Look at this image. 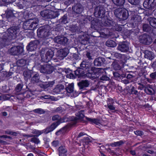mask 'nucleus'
Listing matches in <instances>:
<instances>
[{
    "mask_svg": "<svg viewBox=\"0 0 156 156\" xmlns=\"http://www.w3.org/2000/svg\"><path fill=\"white\" fill-rule=\"evenodd\" d=\"M45 26H43L39 28L37 31V35L38 36L41 38H43L44 32H45Z\"/></svg>",
    "mask_w": 156,
    "mask_h": 156,
    "instance_id": "29",
    "label": "nucleus"
},
{
    "mask_svg": "<svg viewBox=\"0 0 156 156\" xmlns=\"http://www.w3.org/2000/svg\"><path fill=\"white\" fill-rule=\"evenodd\" d=\"M100 80L103 81H108L110 80L109 77L106 75H103L100 78Z\"/></svg>",
    "mask_w": 156,
    "mask_h": 156,
    "instance_id": "58",
    "label": "nucleus"
},
{
    "mask_svg": "<svg viewBox=\"0 0 156 156\" xmlns=\"http://www.w3.org/2000/svg\"><path fill=\"white\" fill-rule=\"evenodd\" d=\"M138 40L140 43L147 45L150 44L152 41V38L150 35L146 33L140 35Z\"/></svg>",
    "mask_w": 156,
    "mask_h": 156,
    "instance_id": "6",
    "label": "nucleus"
},
{
    "mask_svg": "<svg viewBox=\"0 0 156 156\" xmlns=\"http://www.w3.org/2000/svg\"><path fill=\"white\" fill-rule=\"evenodd\" d=\"M66 131V128L65 127H64L61 129L59 130L55 134L57 135H58L59 134V133L61 132L62 133H63L64 132Z\"/></svg>",
    "mask_w": 156,
    "mask_h": 156,
    "instance_id": "60",
    "label": "nucleus"
},
{
    "mask_svg": "<svg viewBox=\"0 0 156 156\" xmlns=\"http://www.w3.org/2000/svg\"><path fill=\"white\" fill-rule=\"evenodd\" d=\"M20 28L18 25L11 27L7 29L4 34H7L10 39H14L16 38L17 34L20 31Z\"/></svg>",
    "mask_w": 156,
    "mask_h": 156,
    "instance_id": "4",
    "label": "nucleus"
},
{
    "mask_svg": "<svg viewBox=\"0 0 156 156\" xmlns=\"http://www.w3.org/2000/svg\"><path fill=\"white\" fill-rule=\"evenodd\" d=\"M69 52V51L68 48H65L61 49L57 51V57L60 60L63 59L68 55Z\"/></svg>",
    "mask_w": 156,
    "mask_h": 156,
    "instance_id": "16",
    "label": "nucleus"
},
{
    "mask_svg": "<svg viewBox=\"0 0 156 156\" xmlns=\"http://www.w3.org/2000/svg\"><path fill=\"white\" fill-rule=\"evenodd\" d=\"M94 10V14L96 17L102 19L105 18V9L103 6L99 5Z\"/></svg>",
    "mask_w": 156,
    "mask_h": 156,
    "instance_id": "7",
    "label": "nucleus"
},
{
    "mask_svg": "<svg viewBox=\"0 0 156 156\" xmlns=\"http://www.w3.org/2000/svg\"><path fill=\"white\" fill-rule=\"evenodd\" d=\"M26 61L24 59L18 60L16 62V64L18 66L22 67L24 66L26 63Z\"/></svg>",
    "mask_w": 156,
    "mask_h": 156,
    "instance_id": "43",
    "label": "nucleus"
},
{
    "mask_svg": "<svg viewBox=\"0 0 156 156\" xmlns=\"http://www.w3.org/2000/svg\"><path fill=\"white\" fill-rule=\"evenodd\" d=\"M39 43L38 40H35L30 42L27 47V50L32 51L35 50L37 48V45Z\"/></svg>",
    "mask_w": 156,
    "mask_h": 156,
    "instance_id": "18",
    "label": "nucleus"
},
{
    "mask_svg": "<svg viewBox=\"0 0 156 156\" xmlns=\"http://www.w3.org/2000/svg\"><path fill=\"white\" fill-rule=\"evenodd\" d=\"M150 77L153 79H156V72L152 73L150 75Z\"/></svg>",
    "mask_w": 156,
    "mask_h": 156,
    "instance_id": "63",
    "label": "nucleus"
},
{
    "mask_svg": "<svg viewBox=\"0 0 156 156\" xmlns=\"http://www.w3.org/2000/svg\"><path fill=\"white\" fill-rule=\"evenodd\" d=\"M124 142L120 140L118 142H114L113 143L110 144V145L112 147L119 146L123 144Z\"/></svg>",
    "mask_w": 156,
    "mask_h": 156,
    "instance_id": "44",
    "label": "nucleus"
},
{
    "mask_svg": "<svg viewBox=\"0 0 156 156\" xmlns=\"http://www.w3.org/2000/svg\"><path fill=\"white\" fill-rule=\"evenodd\" d=\"M145 92L149 94H153L154 93V90L151 86L146 87L144 89Z\"/></svg>",
    "mask_w": 156,
    "mask_h": 156,
    "instance_id": "40",
    "label": "nucleus"
},
{
    "mask_svg": "<svg viewBox=\"0 0 156 156\" xmlns=\"http://www.w3.org/2000/svg\"><path fill=\"white\" fill-rule=\"evenodd\" d=\"M106 60L102 57H99L94 59V66L97 67H103L106 64Z\"/></svg>",
    "mask_w": 156,
    "mask_h": 156,
    "instance_id": "15",
    "label": "nucleus"
},
{
    "mask_svg": "<svg viewBox=\"0 0 156 156\" xmlns=\"http://www.w3.org/2000/svg\"><path fill=\"white\" fill-rule=\"evenodd\" d=\"M46 29L45 32H44V36L43 37V38H46L48 37L51 34V33L50 32L49 29H50V26L48 25L45 26Z\"/></svg>",
    "mask_w": 156,
    "mask_h": 156,
    "instance_id": "38",
    "label": "nucleus"
},
{
    "mask_svg": "<svg viewBox=\"0 0 156 156\" xmlns=\"http://www.w3.org/2000/svg\"><path fill=\"white\" fill-rule=\"evenodd\" d=\"M129 46L127 42H120L117 47V49L122 52H127L129 51Z\"/></svg>",
    "mask_w": 156,
    "mask_h": 156,
    "instance_id": "14",
    "label": "nucleus"
},
{
    "mask_svg": "<svg viewBox=\"0 0 156 156\" xmlns=\"http://www.w3.org/2000/svg\"><path fill=\"white\" fill-rule=\"evenodd\" d=\"M23 51V47L20 46L12 47L8 50L9 54L12 55H17L21 54Z\"/></svg>",
    "mask_w": 156,
    "mask_h": 156,
    "instance_id": "9",
    "label": "nucleus"
},
{
    "mask_svg": "<svg viewBox=\"0 0 156 156\" xmlns=\"http://www.w3.org/2000/svg\"><path fill=\"white\" fill-rule=\"evenodd\" d=\"M74 84L73 83H69L67 86H66L65 88L67 92L69 93H71L73 91Z\"/></svg>",
    "mask_w": 156,
    "mask_h": 156,
    "instance_id": "33",
    "label": "nucleus"
},
{
    "mask_svg": "<svg viewBox=\"0 0 156 156\" xmlns=\"http://www.w3.org/2000/svg\"><path fill=\"white\" fill-rule=\"evenodd\" d=\"M106 60L109 61V62H112V66L113 68L116 70H119L121 69V67L120 65L116 62L113 59H111L110 58H106Z\"/></svg>",
    "mask_w": 156,
    "mask_h": 156,
    "instance_id": "25",
    "label": "nucleus"
},
{
    "mask_svg": "<svg viewBox=\"0 0 156 156\" xmlns=\"http://www.w3.org/2000/svg\"><path fill=\"white\" fill-rule=\"evenodd\" d=\"M30 141L33 142L36 144H38L40 142L39 139L37 138L36 137H33L31 138V139Z\"/></svg>",
    "mask_w": 156,
    "mask_h": 156,
    "instance_id": "57",
    "label": "nucleus"
},
{
    "mask_svg": "<svg viewBox=\"0 0 156 156\" xmlns=\"http://www.w3.org/2000/svg\"><path fill=\"white\" fill-rule=\"evenodd\" d=\"M10 40H11L7 37V35L4 34L0 38V48H2L8 45L9 44Z\"/></svg>",
    "mask_w": 156,
    "mask_h": 156,
    "instance_id": "13",
    "label": "nucleus"
},
{
    "mask_svg": "<svg viewBox=\"0 0 156 156\" xmlns=\"http://www.w3.org/2000/svg\"><path fill=\"white\" fill-rule=\"evenodd\" d=\"M23 2L22 3H19L17 5L19 9L25 10L28 7L31 5L30 0H23Z\"/></svg>",
    "mask_w": 156,
    "mask_h": 156,
    "instance_id": "21",
    "label": "nucleus"
},
{
    "mask_svg": "<svg viewBox=\"0 0 156 156\" xmlns=\"http://www.w3.org/2000/svg\"><path fill=\"white\" fill-rule=\"evenodd\" d=\"M67 78L70 79H74L75 77V75L73 73H70L66 75Z\"/></svg>",
    "mask_w": 156,
    "mask_h": 156,
    "instance_id": "59",
    "label": "nucleus"
},
{
    "mask_svg": "<svg viewBox=\"0 0 156 156\" xmlns=\"http://www.w3.org/2000/svg\"><path fill=\"white\" fill-rule=\"evenodd\" d=\"M58 150L59 156H62V154L65 153L67 151L65 147L62 146H60L58 148Z\"/></svg>",
    "mask_w": 156,
    "mask_h": 156,
    "instance_id": "41",
    "label": "nucleus"
},
{
    "mask_svg": "<svg viewBox=\"0 0 156 156\" xmlns=\"http://www.w3.org/2000/svg\"><path fill=\"white\" fill-rule=\"evenodd\" d=\"M6 17L9 18L12 17L14 16V13L12 10L8 9L6 11Z\"/></svg>",
    "mask_w": 156,
    "mask_h": 156,
    "instance_id": "47",
    "label": "nucleus"
},
{
    "mask_svg": "<svg viewBox=\"0 0 156 156\" xmlns=\"http://www.w3.org/2000/svg\"><path fill=\"white\" fill-rule=\"evenodd\" d=\"M50 40L48 38H44L43 39L42 42V44L46 46L49 44Z\"/></svg>",
    "mask_w": 156,
    "mask_h": 156,
    "instance_id": "53",
    "label": "nucleus"
},
{
    "mask_svg": "<svg viewBox=\"0 0 156 156\" xmlns=\"http://www.w3.org/2000/svg\"><path fill=\"white\" fill-rule=\"evenodd\" d=\"M150 24L154 28L156 27V18L154 17H150L147 19Z\"/></svg>",
    "mask_w": 156,
    "mask_h": 156,
    "instance_id": "32",
    "label": "nucleus"
},
{
    "mask_svg": "<svg viewBox=\"0 0 156 156\" xmlns=\"http://www.w3.org/2000/svg\"><path fill=\"white\" fill-rule=\"evenodd\" d=\"M65 89L64 85L58 84L55 86L52 90V92L55 94H62V91Z\"/></svg>",
    "mask_w": 156,
    "mask_h": 156,
    "instance_id": "22",
    "label": "nucleus"
},
{
    "mask_svg": "<svg viewBox=\"0 0 156 156\" xmlns=\"http://www.w3.org/2000/svg\"><path fill=\"white\" fill-rule=\"evenodd\" d=\"M54 83L55 82L53 81L46 82L41 84L40 86L42 88L47 89L49 87H52Z\"/></svg>",
    "mask_w": 156,
    "mask_h": 156,
    "instance_id": "31",
    "label": "nucleus"
},
{
    "mask_svg": "<svg viewBox=\"0 0 156 156\" xmlns=\"http://www.w3.org/2000/svg\"><path fill=\"white\" fill-rule=\"evenodd\" d=\"M23 86V84L22 83L18 84L15 89L16 91L18 93L20 92Z\"/></svg>",
    "mask_w": 156,
    "mask_h": 156,
    "instance_id": "49",
    "label": "nucleus"
},
{
    "mask_svg": "<svg viewBox=\"0 0 156 156\" xmlns=\"http://www.w3.org/2000/svg\"><path fill=\"white\" fill-rule=\"evenodd\" d=\"M102 26L111 27L113 25V21L112 20L107 19L105 18L101 19Z\"/></svg>",
    "mask_w": 156,
    "mask_h": 156,
    "instance_id": "27",
    "label": "nucleus"
},
{
    "mask_svg": "<svg viewBox=\"0 0 156 156\" xmlns=\"http://www.w3.org/2000/svg\"><path fill=\"white\" fill-rule=\"evenodd\" d=\"M78 27L77 24L72 25L70 27L69 30L72 32H75L78 31Z\"/></svg>",
    "mask_w": 156,
    "mask_h": 156,
    "instance_id": "48",
    "label": "nucleus"
},
{
    "mask_svg": "<svg viewBox=\"0 0 156 156\" xmlns=\"http://www.w3.org/2000/svg\"><path fill=\"white\" fill-rule=\"evenodd\" d=\"M54 55V52L51 50H47L45 48H43L41 50L40 56L43 62H47L51 59Z\"/></svg>",
    "mask_w": 156,
    "mask_h": 156,
    "instance_id": "2",
    "label": "nucleus"
},
{
    "mask_svg": "<svg viewBox=\"0 0 156 156\" xmlns=\"http://www.w3.org/2000/svg\"><path fill=\"white\" fill-rule=\"evenodd\" d=\"M23 13L24 14L27 15V16H26L25 18H28V20L23 23V29L25 30H34L38 25V19L36 18L30 19L29 17V13L27 12H25Z\"/></svg>",
    "mask_w": 156,
    "mask_h": 156,
    "instance_id": "1",
    "label": "nucleus"
},
{
    "mask_svg": "<svg viewBox=\"0 0 156 156\" xmlns=\"http://www.w3.org/2000/svg\"><path fill=\"white\" fill-rule=\"evenodd\" d=\"M94 70L93 71L92 73H90L91 74V77L93 79H96L98 78L100 76V73L98 72L94 73Z\"/></svg>",
    "mask_w": 156,
    "mask_h": 156,
    "instance_id": "45",
    "label": "nucleus"
},
{
    "mask_svg": "<svg viewBox=\"0 0 156 156\" xmlns=\"http://www.w3.org/2000/svg\"><path fill=\"white\" fill-rule=\"evenodd\" d=\"M114 12L115 16L120 20H125L129 16L128 11L124 8H117L114 10Z\"/></svg>",
    "mask_w": 156,
    "mask_h": 156,
    "instance_id": "3",
    "label": "nucleus"
},
{
    "mask_svg": "<svg viewBox=\"0 0 156 156\" xmlns=\"http://www.w3.org/2000/svg\"><path fill=\"white\" fill-rule=\"evenodd\" d=\"M74 72L75 76H77L78 77L82 76L84 73V71L81 69V68L77 69Z\"/></svg>",
    "mask_w": 156,
    "mask_h": 156,
    "instance_id": "39",
    "label": "nucleus"
},
{
    "mask_svg": "<svg viewBox=\"0 0 156 156\" xmlns=\"http://www.w3.org/2000/svg\"><path fill=\"white\" fill-rule=\"evenodd\" d=\"M40 15L45 19H52L56 17L59 15L57 11H54L50 10H44L41 11Z\"/></svg>",
    "mask_w": 156,
    "mask_h": 156,
    "instance_id": "5",
    "label": "nucleus"
},
{
    "mask_svg": "<svg viewBox=\"0 0 156 156\" xmlns=\"http://www.w3.org/2000/svg\"><path fill=\"white\" fill-rule=\"evenodd\" d=\"M115 5L117 6H122L125 3V0H112Z\"/></svg>",
    "mask_w": 156,
    "mask_h": 156,
    "instance_id": "36",
    "label": "nucleus"
},
{
    "mask_svg": "<svg viewBox=\"0 0 156 156\" xmlns=\"http://www.w3.org/2000/svg\"><path fill=\"white\" fill-rule=\"evenodd\" d=\"M102 26V20L97 18L94 19L91 21V27L96 30H99V29Z\"/></svg>",
    "mask_w": 156,
    "mask_h": 156,
    "instance_id": "11",
    "label": "nucleus"
},
{
    "mask_svg": "<svg viewBox=\"0 0 156 156\" xmlns=\"http://www.w3.org/2000/svg\"><path fill=\"white\" fill-rule=\"evenodd\" d=\"M86 119L88 121L91 123H94L98 125V124L100 123L99 120L97 119H93L87 117H86Z\"/></svg>",
    "mask_w": 156,
    "mask_h": 156,
    "instance_id": "46",
    "label": "nucleus"
},
{
    "mask_svg": "<svg viewBox=\"0 0 156 156\" xmlns=\"http://www.w3.org/2000/svg\"><path fill=\"white\" fill-rule=\"evenodd\" d=\"M38 67L41 73L47 74L51 73L53 70V67L48 64L39 65Z\"/></svg>",
    "mask_w": 156,
    "mask_h": 156,
    "instance_id": "8",
    "label": "nucleus"
},
{
    "mask_svg": "<svg viewBox=\"0 0 156 156\" xmlns=\"http://www.w3.org/2000/svg\"><path fill=\"white\" fill-rule=\"evenodd\" d=\"M128 1L131 4L135 5H138L140 2V0H128Z\"/></svg>",
    "mask_w": 156,
    "mask_h": 156,
    "instance_id": "51",
    "label": "nucleus"
},
{
    "mask_svg": "<svg viewBox=\"0 0 156 156\" xmlns=\"http://www.w3.org/2000/svg\"><path fill=\"white\" fill-rule=\"evenodd\" d=\"M143 5L146 9H152L156 6V2H154V0H145Z\"/></svg>",
    "mask_w": 156,
    "mask_h": 156,
    "instance_id": "17",
    "label": "nucleus"
},
{
    "mask_svg": "<svg viewBox=\"0 0 156 156\" xmlns=\"http://www.w3.org/2000/svg\"><path fill=\"white\" fill-rule=\"evenodd\" d=\"M39 74H35L32 78L31 80V82L33 83L38 82L39 81Z\"/></svg>",
    "mask_w": 156,
    "mask_h": 156,
    "instance_id": "35",
    "label": "nucleus"
},
{
    "mask_svg": "<svg viewBox=\"0 0 156 156\" xmlns=\"http://www.w3.org/2000/svg\"><path fill=\"white\" fill-rule=\"evenodd\" d=\"M54 41L57 43L65 44L68 41V39L65 37L57 36L54 39Z\"/></svg>",
    "mask_w": 156,
    "mask_h": 156,
    "instance_id": "23",
    "label": "nucleus"
},
{
    "mask_svg": "<svg viewBox=\"0 0 156 156\" xmlns=\"http://www.w3.org/2000/svg\"><path fill=\"white\" fill-rule=\"evenodd\" d=\"M23 75L25 77L29 78L31 77V72L30 71H25L23 72Z\"/></svg>",
    "mask_w": 156,
    "mask_h": 156,
    "instance_id": "50",
    "label": "nucleus"
},
{
    "mask_svg": "<svg viewBox=\"0 0 156 156\" xmlns=\"http://www.w3.org/2000/svg\"><path fill=\"white\" fill-rule=\"evenodd\" d=\"M130 33L133 34L134 35H137L139 32V30L137 28L136 29H132L130 31Z\"/></svg>",
    "mask_w": 156,
    "mask_h": 156,
    "instance_id": "54",
    "label": "nucleus"
},
{
    "mask_svg": "<svg viewBox=\"0 0 156 156\" xmlns=\"http://www.w3.org/2000/svg\"><path fill=\"white\" fill-rule=\"evenodd\" d=\"M60 123V121H57L56 122L53 123L50 126L46 129L45 131L46 133H48L52 131Z\"/></svg>",
    "mask_w": 156,
    "mask_h": 156,
    "instance_id": "26",
    "label": "nucleus"
},
{
    "mask_svg": "<svg viewBox=\"0 0 156 156\" xmlns=\"http://www.w3.org/2000/svg\"><path fill=\"white\" fill-rule=\"evenodd\" d=\"M79 41L82 44L87 45L90 43V37L87 34L83 33L79 36Z\"/></svg>",
    "mask_w": 156,
    "mask_h": 156,
    "instance_id": "12",
    "label": "nucleus"
},
{
    "mask_svg": "<svg viewBox=\"0 0 156 156\" xmlns=\"http://www.w3.org/2000/svg\"><path fill=\"white\" fill-rule=\"evenodd\" d=\"M134 132L135 134L137 136H141L143 134V132L141 131L136 130Z\"/></svg>",
    "mask_w": 156,
    "mask_h": 156,
    "instance_id": "62",
    "label": "nucleus"
},
{
    "mask_svg": "<svg viewBox=\"0 0 156 156\" xmlns=\"http://www.w3.org/2000/svg\"><path fill=\"white\" fill-rule=\"evenodd\" d=\"M34 112L39 114H43L45 112V111L42 109L38 108L34 110Z\"/></svg>",
    "mask_w": 156,
    "mask_h": 156,
    "instance_id": "55",
    "label": "nucleus"
},
{
    "mask_svg": "<svg viewBox=\"0 0 156 156\" xmlns=\"http://www.w3.org/2000/svg\"><path fill=\"white\" fill-rule=\"evenodd\" d=\"M105 45L109 47H115L116 44V43L113 41L108 40L105 43Z\"/></svg>",
    "mask_w": 156,
    "mask_h": 156,
    "instance_id": "37",
    "label": "nucleus"
},
{
    "mask_svg": "<svg viewBox=\"0 0 156 156\" xmlns=\"http://www.w3.org/2000/svg\"><path fill=\"white\" fill-rule=\"evenodd\" d=\"M59 22L62 23L66 24L68 22L67 16L66 15L63 16L60 20Z\"/></svg>",
    "mask_w": 156,
    "mask_h": 156,
    "instance_id": "42",
    "label": "nucleus"
},
{
    "mask_svg": "<svg viewBox=\"0 0 156 156\" xmlns=\"http://www.w3.org/2000/svg\"><path fill=\"white\" fill-rule=\"evenodd\" d=\"M142 29L144 32H149L151 30L152 28L147 23H144L142 25Z\"/></svg>",
    "mask_w": 156,
    "mask_h": 156,
    "instance_id": "34",
    "label": "nucleus"
},
{
    "mask_svg": "<svg viewBox=\"0 0 156 156\" xmlns=\"http://www.w3.org/2000/svg\"><path fill=\"white\" fill-rule=\"evenodd\" d=\"M130 94H134L136 95H138V91L136 90L135 88L134 87H133L130 90Z\"/></svg>",
    "mask_w": 156,
    "mask_h": 156,
    "instance_id": "56",
    "label": "nucleus"
},
{
    "mask_svg": "<svg viewBox=\"0 0 156 156\" xmlns=\"http://www.w3.org/2000/svg\"><path fill=\"white\" fill-rule=\"evenodd\" d=\"M32 133H33L37 134L36 135H38V136L40 135L42 133L41 131L35 130L33 131Z\"/></svg>",
    "mask_w": 156,
    "mask_h": 156,
    "instance_id": "64",
    "label": "nucleus"
},
{
    "mask_svg": "<svg viewBox=\"0 0 156 156\" xmlns=\"http://www.w3.org/2000/svg\"><path fill=\"white\" fill-rule=\"evenodd\" d=\"M144 57L145 58L148 59L150 60H152L154 58L153 53L152 52L146 50L144 52Z\"/></svg>",
    "mask_w": 156,
    "mask_h": 156,
    "instance_id": "30",
    "label": "nucleus"
},
{
    "mask_svg": "<svg viewBox=\"0 0 156 156\" xmlns=\"http://www.w3.org/2000/svg\"><path fill=\"white\" fill-rule=\"evenodd\" d=\"M90 84L89 81L86 80H82L77 83L80 89H83L85 88L88 87Z\"/></svg>",
    "mask_w": 156,
    "mask_h": 156,
    "instance_id": "24",
    "label": "nucleus"
},
{
    "mask_svg": "<svg viewBox=\"0 0 156 156\" xmlns=\"http://www.w3.org/2000/svg\"><path fill=\"white\" fill-rule=\"evenodd\" d=\"M3 74L4 76L6 77H9L11 76L13 74V73L9 71L7 72V71H3Z\"/></svg>",
    "mask_w": 156,
    "mask_h": 156,
    "instance_id": "52",
    "label": "nucleus"
},
{
    "mask_svg": "<svg viewBox=\"0 0 156 156\" xmlns=\"http://www.w3.org/2000/svg\"><path fill=\"white\" fill-rule=\"evenodd\" d=\"M83 112V110H81L76 113V117H73L72 118L71 120L73 121L74 124L76 123L79 121L82 120L83 118L84 117L83 114L82 113Z\"/></svg>",
    "mask_w": 156,
    "mask_h": 156,
    "instance_id": "19",
    "label": "nucleus"
},
{
    "mask_svg": "<svg viewBox=\"0 0 156 156\" xmlns=\"http://www.w3.org/2000/svg\"><path fill=\"white\" fill-rule=\"evenodd\" d=\"M72 10L73 12L77 14H80L83 11V7L80 3L75 4L72 7Z\"/></svg>",
    "mask_w": 156,
    "mask_h": 156,
    "instance_id": "20",
    "label": "nucleus"
},
{
    "mask_svg": "<svg viewBox=\"0 0 156 156\" xmlns=\"http://www.w3.org/2000/svg\"><path fill=\"white\" fill-rule=\"evenodd\" d=\"M59 116L58 115H55L53 116L52 117V120L55 121V120H58V121H60V123L61 122L60 120H59Z\"/></svg>",
    "mask_w": 156,
    "mask_h": 156,
    "instance_id": "61",
    "label": "nucleus"
},
{
    "mask_svg": "<svg viewBox=\"0 0 156 156\" xmlns=\"http://www.w3.org/2000/svg\"><path fill=\"white\" fill-rule=\"evenodd\" d=\"M131 21L135 24L140 23L142 21L141 17L138 15H133L131 18Z\"/></svg>",
    "mask_w": 156,
    "mask_h": 156,
    "instance_id": "28",
    "label": "nucleus"
},
{
    "mask_svg": "<svg viewBox=\"0 0 156 156\" xmlns=\"http://www.w3.org/2000/svg\"><path fill=\"white\" fill-rule=\"evenodd\" d=\"M80 67L83 70H85L89 73H92L95 68L91 66V65L86 62L83 61L80 64Z\"/></svg>",
    "mask_w": 156,
    "mask_h": 156,
    "instance_id": "10",
    "label": "nucleus"
}]
</instances>
